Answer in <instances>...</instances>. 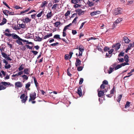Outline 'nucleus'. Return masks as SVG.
Returning <instances> with one entry per match:
<instances>
[{
    "label": "nucleus",
    "instance_id": "36",
    "mask_svg": "<svg viewBox=\"0 0 134 134\" xmlns=\"http://www.w3.org/2000/svg\"><path fill=\"white\" fill-rule=\"evenodd\" d=\"M115 91V86H114L112 89L110 91V93L112 94H113H113H114V92Z\"/></svg>",
    "mask_w": 134,
    "mask_h": 134
},
{
    "label": "nucleus",
    "instance_id": "25",
    "mask_svg": "<svg viewBox=\"0 0 134 134\" xmlns=\"http://www.w3.org/2000/svg\"><path fill=\"white\" fill-rule=\"evenodd\" d=\"M52 36V33H50L49 34L47 35L44 36L43 37L44 39H45L47 38H49V37Z\"/></svg>",
    "mask_w": 134,
    "mask_h": 134
},
{
    "label": "nucleus",
    "instance_id": "28",
    "mask_svg": "<svg viewBox=\"0 0 134 134\" xmlns=\"http://www.w3.org/2000/svg\"><path fill=\"white\" fill-rule=\"evenodd\" d=\"M130 102H129V101H127L126 102V104L125 105V108H129V107L130 106Z\"/></svg>",
    "mask_w": 134,
    "mask_h": 134
},
{
    "label": "nucleus",
    "instance_id": "44",
    "mask_svg": "<svg viewBox=\"0 0 134 134\" xmlns=\"http://www.w3.org/2000/svg\"><path fill=\"white\" fill-rule=\"evenodd\" d=\"M78 18V17L77 16H76L72 21V23L74 24V23H75V24H76V20Z\"/></svg>",
    "mask_w": 134,
    "mask_h": 134
},
{
    "label": "nucleus",
    "instance_id": "33",
    "mask_svg": "<svg viewBox=\"0 0 134 134\" xmlns=\"http://www.w3.org/2000/svg\"><path fill=\"white\" fill-rule=\"evenodd\" d=\"M1 84H2V85L5 86H8V82H1Z\"/></svg>",
    "mask_w": 134,
    "mask_h": 134
},
{
    "label": "nucleus",
    "instance_id": "22",
    "mask_svg": "<svg viewBox=\"0 0 134 134\" xmlns=\"http://www.w3.org/2000/svg\"><path fill=\"white\" fill-rule=\"evenodd\" d=\"M122 20V19L121 18H119L117 19L115 22V23L116 24L119 23L120 22H121Z\"/></svg>",
    "mask_w": 134,
    "mask_h": 134
},
{
    "label": "nucleus",
    "instance_id": "62",
    "mask_svg": "<svg viewBox=\"0 0 134 134\" xmlns=\"http://www.w3.org/2000/svg\"><path fill=\"white\" fill-rule=\"evenodd\" d=\"M5 35L6 36L10 37L11 36H12V34H10V33H5Z\"/></svg>",
    "mask_w": 134,
    "mask_h": 134
},
{
    "label": "nucleus",
    "instance_id": "30",
    "mask_svg": "<svg viewBox=\"0 0 134 134\" xmlns=\"http://www.w3.org/2000/svg\"><path fill=\"white\" fill-rule=\"evenodd\" d=\"M21 77L23 78V80H27L28 78V76H27L25 75H23L21 76Z\"/></svg>",
    "mask_w": 134,
    "mask_h": 134
},
{
    "label": "nucleus",
    "instance_id": "42",
    "mask_svg": "<svg viewBox=\"0 0 134 134\" xmlns=\"http://www.w3.org/2000/svg\"><path fill=\"white\" fill-rule=\"evenodd\" d=\"M43 13H44V12L43 11H42L40 13L38 14L36 16L38 17L39 18L40 17L42 14H43Z\"/></svg>",
    "mask_w": 134,
    "mask_h": 134
},
{
    "label": "nucleus",
    "instance_id": "55",
    "mask_svg": "<svg viewBox=\"0 0 134 134\" xmlns=\"http://www.w3.org/2000/svg\"><path fill=\"white\" fill-rule=\"evenodd\" d=\"M3 4H4L5 6H6L8 8H9V9H12L9 6V5L7 4L6 3V2H4V1H3Z\"/></svg>",
    "mask_w": 134,
    "mask_h": 134
},
{
    "label": "nucleus",
    "instance_id": "50",
    "mask_svg": "<svg viewBox=\"0 0 134 134\" xmlns=\"http://www.w3.org/2000/svg\"><path fill=\"white\" fill-rule=\"evenodd\" d=\"M18 40L16 41V42L19 45H23V44L22 42Z\"/></svg>",
    "mask_w": 134,
    "mask_h": 134
},
{
    "label": "nucleus",
    "instance_id": "17",
    "mask_svg": "<svg viewBox=\"0 0 134 134\" xmlns=\"http://www.w3.org/2000/svg\"><path fill=\"white\" fill-rule=\"evenodd\" d=\"M52 16V13L51 12H50L48 13L47 15V19H49V18H51V17Z\"/></svg>",
    "mask_w": 134,
    "mask_h": 134
},
{
    "label": "nucleus",
    "instance_id": "21",
    "mask_svg": "<svg viewBox=\"0 0 134 134\" xmlns=\"http://www.w3.org/2000/svg\"><path fill=\"white\" fill-rule=\"evenodd\" d=\"M87 4H88L89 6L91 7L92 6H93L94 4L92 2H90V1L88 0Z\"/></svg>",
    "mask_w": 134,
    "mask_h": 134
},
{
    "label": "nucleus",
    "instance_id": "18",
    "mask_svg": "<svg viewBox=\"0 0 134 134\" xmlns=\"http://www.w3.org/2000/svg\"><path fill=\"white\" fill-rule=\"evenodd\" d=\"M48 2L46 1H44L42 2V4H41L40 6L41 8H43V7L46 5L47 4Z\"/></svg>",
    "mask_w": 134,
    "mask_h": 134
},
{
    "label": "nucleus",
    "instance_id": "19",
    "mask_svg": "<svg viewBox=\"0 0 134 134\" xmlns=\"http://www.w3.org/2000/svg\"><path fill=\"white\" fill-rule=\"evenodd\" d=\"M30 85L31 84L30 82H29L26 84L25 87L28 90H30V89L29 88V87L30 86Z\"/></svg>",
    "mask_w": 134,
    "mask_h": 134
},
{
    "label": "nucleus",
    "instance_id": "40",
    "mask_svg": "<svg viewBox=\"0 0 134 134\" xmlns=\"http://www.w3.org/2000/svg\"><path fill=\"white\" fill-rule=\"evenodd\" d=\"M2 10H3V13L6 16H8V10L5 9L3 10V9Z\"/></svg>",
    "mask_w": 134,
    "mask_h": 134
},
{
    "label": "nucleus",
    "instance_id": "46",
    "mask_svg": "<svg viewBox=\"0 0 134 134\" xmlns=\"http://www.w3.org/2000/svg\"><path fill=\"white\" fill-rule=\"evenodd\" d=\"M122 67L120 64H119L118 65H117L116 66L115 68V70H117L120 68Z\"/></svg>",
    "mask_w": 134,
    "mask_h": 134
},
{
    "label": "nucleus",
    "instance_id": "59",
    "mask_svg": "<svg viewBox=\"0 0 134 134\" xmlns=\"http://www.w3.org/2000/svg\"><path fill=\"white\" fill-rule=\"evenodd\" d=\"M26 47L29 49H32V46H29V45H26Z\"/></svg>",
    "mask_w": 134,
    "mask_h": 134
},
{
    "label": "nucleus",
    "instance_id": "60",
    "mask_svg": "<svg viewBox=\"0 0 134 134\" xmlns=\"http://www.w3.org/2000/svg\"><path fill=\"white\" fill-rule=\"evenodd\" d=\"M23 72H24L23 71H20L19 72L17 73L18 76H19L23 74Z\"/></svg>",
    "mask_w": 134,
    "mask_h": 134
},
{
    "label": "nucleus",
    "instance_id": "47",
    "mask_svg": "<svg viewBox=\"0 0 134 134\" xmlns=\"http://www.w3.org/2000/svg\"><path fill=\"white\" fill-rule=\"evenodd\" d=\"M118 60L119 61V62H118V63H119V62H122L124 61V59L122 58H118Z\"/></svg>",
    "mask_w": 134,
    "mask_h": 134
},
{
    "label": "nucleus",
    "instance_id": "9",
    "mask_svg": "<svg viewBox=\"0 0 134 134\" xmlns=\"http://www.w3.org/2000/svg\"><path fill=\"white\" fill-rule=\"evenodd\" d=\"M98 96L99 97L103 96L104 95V92L103 91H99V90H98Z\"/></svg>",
    "mask_w": 134,
    "mask_h": 134
},
{
    "label": "nucleus",
    "instance_id": "57",
    "mask_svg": "<svg viewBox=\"0 0 134 134\" xmlns=\"http://www.w3.org/2000/svg\"><path fill=\"white\" fill-rule=\"evenodd\" d=\"M86 22V21H85L82 23L81 24V26L80 27L79 29H81L83 27L84 25L85 24Z\"/></svg>",
    "mask_w": 134,
    "mask_h": 134
},
{
    "label": "nucleus",
    "instance_id": "3",
    "mask_svg": "<svg viewBox=\"0 0 134 134\" xmlns=\"http://www.w3.org/2000/svg\"><path fill=\"white\" fill-rule=\"evenodd\" d=\"M79 50L80 52L78 56H82V52L84 51V47L81 45H80L79 46Z\"/></svg>",
    "mask_w": 134,
    "mask_h": 134
},
{
    "label": "nucleus",
    "instance_id": "11",
    "mask_svg": "<svg viewBox=\"0 0 134 134\" xmlns=\"http://www.w3.org/2000/svg\"><path fill=\"white\" fill-rule=\"evenodd\" d=\"M78 12L77 14L78 15L80 16L81 15H83L84 14V11L82 10L81 9H78Z\"/></svg>",
    "mask_w": 134,
    "mask_h": 134
},
{
    "label": "nucleus",
    "instance_id": "26",
    "mask_svg": "<svg viewBox=\"0 0 134 134\" xmlns=\"http://www.w3.org/2000/svg\"><path fill=\"white\" fill-rule=\"evenodd\" d=\"M124 59L126 62L128 63L129 62V57L127 55H126L124 57Z\"/></svg>",
    "mask_w": 134,
    "mask_h": 134
},
{
    "label": "nucleus",
    "instance_id": "24",
    "mask_svg": "<svg viewBox=\"0 0 134 134\" xmlns=\"http://www.w3.org/2000/svg\"><path fill=\"white\" fill-rule=\"evenodd\" d=\"M33 78H34V82L35 85L36 86V87H37V86H38V83L37 82V80H36V78H35V77H34Z\"/></svg>",
    "mask_w": 134,
    "mask_h": 134
},
{
    "label": "nucleus",
    "instance_id": "1",
    "mask_svg": "<svg viewBox=\"0 0 134 134\" xmlns=\"http://www.w3.org/2000/svg\"><path fill=\"white\" fill-rule=\"evenodd\" d=\"M36 94L35 92L31 93L30 94V98L29 100V102H31L32 100H34L36 98Z\"/></svg>",
    "mask_w": 134,
    "mask_h": 134
},
{
    "label": "nucleus",
    "instance_id": "38",
    "mask_svg": "<svg viewBox=\"0 0 134 134\" xmlns=\"http://www.w3.org/2000/svg\"><path fill=\"white\" fill-rule=\"evenodd\" d=\"M27 96H26L25 98H24V99H22V102L23 103H25L26 101L27 100Z\"/></svg>",
    "mask_w": 134,
    "mask_h": 134
},
{
    "label": "nucleus",
    "instance_id": "14",
    "mask_svg": "<svg viewBox=\"0 0 134 134\" xmlns=\"http://www.w3.org/2000/svg\"><path fill=\"white\" fill-rule=\"evenodd\" d=\"M81 61L79 59H76V62H75V65L76 67L78 66H80L81 65Z\"/></svg>",
    "mask_w": 134,
    "mask_h": 134
},
{
    "label": "nucleus",
    "instance_id": "53",
    "mask_svg": "<svg viewBox=\"0 0 134 134\" xmlns=\"http://www.w3.org/2000/svg\"><path fill=\"white\" fill-rule=\"evenodd\" d=\"M121 67L122 66H125L126 65H129V64L128 63L126 62L124 63H122V64H120Z\"/></svg>",
    "mask_w": 134,
    "mask_h": 134
},
{
    "label": "nucleus",
    "instance_id": "13",
    "mask_svg": "<svg viewBox=\"0 0 134 134\" xmlns=\"http://www.w3.org/2000/svg\"><path fill=\"white\" fill-rule=\"evenodd\" d=\"M23 21L24 23H27L30 22L31 19H29L28 18L25 17V19H23Z\"/></svg>",
    "mask_w": 134,
    "mask_h": 134
},
{
    "label": "nucleus",
    "instance_id": "64",
    "mask_svg": "<svg viewBox=\"0 0 134 134\" xmlns=\"http://www.w3.org/2000/svg\"><path fill=\"white\" fill-rule=\"evenodd\" d=\"M105 85L102 84L100 86V88L102 89H104L105 88Z\"/></svg>",
    "mask_w": 134,
    "mask_h": 134
},
{
    "label": "nucleus",
    "instance_id": "61",
    "mask_svg": "<svg viewBox=\"0 0 134 134\" xmlns=\"http://www.w3.org/2000/svg\"><path fill=\"white\" fill-rule=\"evenodd\" d=\"M124 53L123 52H120L118 55L119 57H120V56H123L124 55Z\"/></svg>",
    "mask_w": 134,
    "mask_h": 134
},
{
    "label": "nucleus",
    "instance_id": "35",
    "mask_svg": "<svg viewBox=\"0 0 134 134\" xmlns=\"http://www.w3.org/2000/svg\"><path fill=\"white\" fill-rule=\"evenodd\" d=\"M59 4H54L52 7V9H54L55 10L56 7L58 6Z\"/></svg>",
    "mask_w": 134,
    "mask_h": 134
},
{
    "label": "nucleus",
    "instance_id": "2",
    "mask_svg": "<svg viewBox=\"0 0 134 134\" xmlns=\"http://www.w3.org/2000/svg\"><path fill=\"white\" fill-rule=\"evenodd\" d=\"M121 13V9L120 8L115 9L113 13V15H118Z\"/></svg>",
    "mask_w": 134,
    "mask_h": 134
},
{
    "label": "nucleus",
    "instance_id": "20",
    "mask_svg": "<svg viewBox=\"0 0 134 134\" xmlns=\"http://www.w3.org/2000/svg\"><path fill=\"white\" fill-rule=\"evenodd\" d=\"M7 22V20L4 18H3L2 22L0 23V25H2L5 24Z\"/></svg>",
    "mask_w": 134,
    "mask_h": 134
},
{
    "label": "nucleus",
    "instance_id": "29",
    "mask_svg": "<svg viewBox=\"0 0 134 134\" xmlns=\"http://www.w3.org/2000/svg\"><path fill=\"white\" fill-rule=\"evenodd\" d=\"M61 23L60 22L57 21L54 23V26L56 27H57L59 25H60Z\"/></svg>",
    "mask_w": 134,
    "mask_h": 134
},
{
    "label": "nucleus",
    "instance_id": "34",
    "mask_svg": "<svg viewBox=\"0 0 134 134\" xmlns=\"http://www.w3.org/2000/svg\"><path fill=\"white\" fill-rule=\"evenodd\" d=\"M67 29H65L64 27L63 30V37H64L66 36V31Z\"/></svg>",
    "mask_w": 134,
    "mask_h": 134
},
{
    "label": "nucleus",
    "instance_id": "63",
    "mask_svg": "<svg viewBox=\"0 0 134 134\" xmlns=\"http://www.w3.org/2000/svg\"><path fill=\"white\" fill-rule=\"evenodd\" d=\"M69 55L68 54H66L65 55V60H68L69 58Z\"/></svg>",
    "mask_w": 134,
    "mask_h": 134
},
{
    "label": "nucleus",
    "instance_id": "39",
    "mask_svg": "<svg viewBox=\"0 0 134 134\" xmlns=\"http://www.w3.org/2000/svg\"><path fill=\"white\" fill-rule=\"evenodd\" d=\"M1 54L2 55L3 57L6 59L8 57V55L6 54L3 52H2Z\"/></svg>",
    "mask_w": 134,
    "mask_h": 134
},
{
    "label": "nucleus",
    "instance_id": "4",
    "mask_svg": "<svg viewBox=\"0 0 134 134\" xmlns=\"http://www.w3.org/2000/svg\"><path fill=\"white\" fill-rule=\"evenodd\" d=\"M23 84L20 81L16 82L15 83V88L21 87L23 86Z\"/></svg>",
    "mask_w": 134,
    "mask_h": 134
},
{
    "label": "nucleus",
    "instance_id": "54",
    "mask_svg": "<svg viewBox=\"0 0 134 134\" xmlns=\"http://www.w3.org/2000/svg\"><path fill=\"white\" fill-rule=\"evenodd\" d=\"M83 81V78H81L80 80L79 84L80 85L82 84Z\"/></svg>",
    "mask_w": 134,
    "mask_h": 134
},
{
    "label": "nucleus",
    "instance_id": "37",
    "mask_svg": "<svg viewBox=\"0 0 134 134\" xmlns=\"http://www.w3.org/2000/svg\"><path fill=\"white\" fill-rule=\"evenodd\" d=\"M134 45V42H133L132 44L131 43H130L128 45V47L127 48L129 50L131 49V48L132 47H133L134 46H133V45Z\"/></svg>",
    "mask_w": 134,
    "mask_h": 134
},
{
    "label": "nucleus",
    "instance_id": "41",
    "mask_svg": "<svg viewBox=\"0 0 134 134\" xmlns=\"http://www.w3.org/2000/svg\"><path fill=\"white\" fill-rule=\"evenodd\" d=\"M109 50V48L108 47L105 46L104 48V52L108 51Z\"/></svg>",
    "mask_w": 134,
    "mask_h": 134
},
{
    "label": "nucleus",
    "instance_id": "12",
    "mask_svg": "<svg viewBox=\"0 0 134 134\" xmlns=\"http://www.w3.org/2000/svg\"><path fill=\"white\" fill-rule=\"evenodd\" d=\"M101 12L99 11H94L90 13V15L91 16H94L97 14H100Z\"/></svg>",
    "mask_w": 134,
    "mask_h": 134
},
{
    "label": "nucleus",
    "instance_id": "7",
    "mask_svg": "<svg viewBox=\"0 0 134 134\" xmlns=\"http://www.w3.org/2000/svg\"><path fill=\"white\" fill-rule=\"evenodd\" d=\"M31 9V8L30 7H29L27 9L21 12L19 14L20 15H24L25 14V13L27 12Z\"/></svg>",
    "mask_w": 134,
    "mask_h": 134
},
{
    "label": "nucleus",
    "instance_id": "15",
    "mask_svg": "<svg viewBox=\"0 0 134 134\" xmlns=\"http://www.w3.org/2000/svg\"><path fill=\"white\" fill-rule=\"evenodd\" d=\"M30 70L29 68H25L24 69L23 71V72L25 74H26L29 75Z\"/></svg>",
    "mask_w": 134,
    "mask_h": 134
},
{
    "label": "nucleus",
    "instance_id": "27",
    "mask_svg": "<svg viewBox=\"0 0 134 134\" xmlns=\"http://www.w3.org/2000/svg\"><path fill=\"white\" fill-rule=\"evenodd\" d=\"M53 38L55 39H58L60 40L61 39V38L60 37V35L58 34L55 35H54V36Z\"/></svg>",
    "mask_w": 134,
    "mask_h": 134
},
{
    "label": "nucleus",
    "instance_id": "16",
    "mask_svg": "<svg viewBox=\"0 0 134 134\" xmlns=\"http://www.w3.org/2000/svg\"><path fill=\"white\" fill-rule=\"evenodd\" d=\"M123 40L125 43H129L130 40L128 38V37L126 36H125L124 37Z\"/></svg>",
    "mask_w": 134,
    "mask_h": 134
},
{
    "label": "nucleus",
    "instance_id": "31",
    "mask_svg": "<svg viewBox=\"0 0 134 134\" xmlns=\"http://www.w3.org/2000/svg\"><path fill=\"white\" fill-rule=\"evenodd\" d=\"M114 68H114L110 67L108 71V73L109 74H111L113 71V70Z\"/></svg>",
    "mask_w": 134,
    "mask_h": 134
},
{
    "label": "nucleus",
    "instance_id": "5",
    "mask_svg": "<svg viewBox=\"0 0 134 134\" xmlns=\"http://www.w3.org/2000/svg\"><path fill=\"white\" fill-rule=\"evenodd\" d=\"M3 62L5 63V65L4 66V68L5 69H8L10 68L11 67V66L10 65L8 64V65H7L8 64V62L5 59H3Z\"/></svg>",
    "mask_w": 134,
    "mask_h": 134
},
{
    "label": "nucleus",
    "instance_id": "48",
    "mask_svg": "<svg viewBox=\"0 0 134 134\" xmlns=\"http://www.w3.org/2000/svg\"><path fill=\"white\" fill-rule=\"evenodd\" d=\"M70 11L69 10H68L67 12L65 14V16L66 17L68 16L70 14Z\"/></svg>",
    "mask_w": 134,
    "mask_h": 134
},
{
    "label": "nucleus",
    "instance_id": "6",
    "mask_svg": "<svg viewBox=\"0 0 134 134\" xmlns=\"http://www.w3.org/2000/svg\"><path fill=\"white\" fill-rule=\"evenodd\" d=\"M81 87L82 86L79 87L77 90V93L80 97L82 95V91L81 88Z\"/></svg>",
    "mask_w": 134,
    "mask_h": 134
},
{
    "label": "nucleus",
    "instance_id": "23",
    "mask_svg": "<svg viewBox=\"0 0 134 134\" xmlns=\"http://www.w3.org/2000/svg\"><path fill=\"white\" fill-rule=\"evenodd\" d=\"M122 97V94L119 95L118 96V97H117V102H118L119 103Z\"/></svg>",
    "mask_w": 134,
    "mask_h": 134
},
{
    "label": "nucleus",
    "instance_id": "51",
    "mask_svg": "<svg viewBox=\"0 0 134 134\" xmlns=\"http://www.w3.org/2000/svg\"><path fill=\"white\" fill-rule=\"evenodd\" d=\"M8 13L9 15H14V13L13 12H10L9 10H8Z\"/></svg>",
    "mask_w": 134,
    "mask_h": 134
},
{
    "label": "nucleus",
    "instance_id": "8",
    "mask_svg": "<svg viewBox=\"0 0 134 134\" xmlns=\"http://www.w3.org/2000/svg\"><path fill=\"white\" fill-rule=\"evenodd\" d=\"M121 44L119 43H118L116 44L115 45H113L112 46L113 48L115 47V49L116 51L120 47Z\"/></svg>",
    "mask_w": 134,
    "mask_h": 134
},
{
    "label": "nucleus",
    "instance_id": "32",
    "mask_svg": "<svg viewBox=\"0 0 134 134\" xmlns=\"http://www.w3.org/2000/svg\"><path fill=\"white\" fill-rule=\"evenodd\" d=\"M24 65L23 64L21 65L18 68V70L19 71H21L23 70L24 68Z\"/></svg>",
    "mask_w": 134,
    "mask_h": 134
},
{
    "label": "nucleus",
    "instance_id": "43",
    "mask_svg": "<svg viewBox=\"0 0 134 134\" xmlns=\"http://www.w3.org/2000/svg\"><path fill=\"white\" fill-rule=\"evenodd\" d=\"M81 6V5L77 4V3L75 4L73 6V7L75 8H77Z\"/></svg>",
    "mask_w": 134,
    "mask_h": 134
},
{
    "label": "nucleus",
    "instance_id": "56",
    "mask_svg": "<svg viewBox=\"0 0 134 134\" xmlns=\"http://www.w3.org/2000/svg\"><path fill=\"white\" fill-rule=\"evenodd\" d=\"M114 49H111L109 50L108 51L109 54H112V53L113 52Z\"/></svg>",
    "mask_w": 134,
    "mask_h": 134
},
{
    "label": "nucleus",
    "instance_id": "52",
    "mask_svg": "<svg viewBox=\"0 0 134 134\" xmlns=\"http://www.w3.org/2000/svg\"><path fill=\"white\" fill-rule=\"evenodd\" d=\"M102 84L104 85H107L108 84V81L106 80H104L102 82Z\"/></svg>",
    "mask_w": 134,
    "mask_h": 134
},
{
    "label": "nucleus",
    "instance_id": "45",
    "mask_svg": "<svg viewBox=\"0 0 134 134\" xmlns=\"http://www.w3.org/2000/svg\"><path fill=\"white\" fill-rule=\"evenodd\" d=\"M71 3L72 4H75L76 3H78L77 0H71Z\"/></svg>",
    "mask_w": 134,
    "mask_h": 134
},
{
    "label": "nucleus",
    "instance_id": "49",
    "mask_svg": "<svg viewBox=\"0 0 134 134\" xmlns=\"http://www.w3.org/2000/svg\"><path fill=\"white\" fill-rule=\"evenodd\" d=\"M83 67L82 66H79L77 68V70L78 71H80L83 69Z\"/></svg>",
    "mask_w": 134,
    "mask_h": 134
},
{
    "label": "nucleus",
    "instance_id": "58",
    "mask_svg": "<svg viewBox=\"0 0 134 134\" xmlns=\"http://www.w3.org/2000/svg\"><path fill=\"white\" fill-rule=\"evenodd\" d=\"M59 44V43L58 42H56L55 43H54L51 44V46H56Z\"/></svg>",
    "mask_w": 134,
    "mask_h": 134
},
{
    "label": "nucleus",
    "instance_id": "10",
    "mask_svg": "<svg viewBox=\"0 0 134 134\" xmlns=\"http://www.w3.org/2000/svg\"><path fill=\"white\" fill-rule=\"evenodd\" d=\"M12 37L13 39H18L19 40L20 39V38L18 35L14 33H13L12 34Z\"/></svg>",
    "mask_w": 134,
    "mask_h": 134
}]
</instances>
